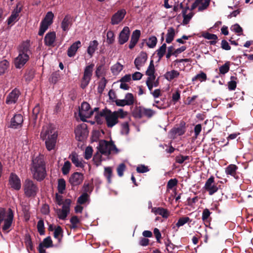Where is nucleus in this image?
Here are the masks:
<instances>
[{"mask_svg": "<svg viewBox=\"0 0 253 253\" xmlns=\"http://www.w3.org/2000/svg\"><path fill=\"white\" fill-rule=\"evenodd\" d=\"M97 148L98 151L93 157V161L97 167L101 164L102 161L101 154L109 156L112 154H117L120 152L112 140L109 141L106 140H100Z\"/></svg>", "mask_w": 253, "mask_h": 253, "instance_id": "nucleus-1", "label": "nucleus"}, {"mask_svg": "<svg viewBox=\"0 0 253 253\" xmlns=\"http://www.w3.org/2000/svg\"><path fill=\"white\" fill-rule=\"evenodd\" d=\"M103 118L105 119L106 125L108 127L111 128L118 123V119L117 116V113L112 112L110 110L105 108L98 112L95 116V119L97 124L101 125L103 123Z\"/></svg>", "mask_w": 253, "mask_h": 253, "instance_id": "nucleus-2", "label": "nucleus"}, {"mask_svg": "<svg viewBox=\"0 0 253 253\" xmlns=\"http://www.w3.org/2000/svg\"><path fill=\"white\" fill-rule=\"evenodd\" d=\"M31 171L34 179L37 181L42 180L46 176L45 165L41 157H37L32 160Z\"/></svg>", "mask_w": 253, "mask_h": 253, "instance_id": "nucleus-3", "label": "nucleus"}, {"mask_svg": "<svg viewBox=\"0 0 253 253\" xmlns=\"http://www.w3.org/2000/svg\"><path fill=\"white\" fill-rule=\"evenodd\" d=\"M40 136L42 140L45 141V147L48 151H50L55 149L57 138L56 132L47 127H43Z\"/></svg>", "mask_w": 253, "mask_h": 253, "instance_id": "nucleus-4", "label": "nucleus"}, {"mask_svg": "<svg viewBox=\"0 0 253 253\" xmlns=\"http://www.w3.org/2000/svg\"><path fill=\"white\" fill-rule=\"evenodd\" d=\"M23 188L24 194L27 198H35L39 192L37 183L30 179H26L24 181Z\"/></svg>", "mask_w": 253, "mask_h": 253, "instance_id": "nucleus-5", "label": "nucleus"}, {"mask_svg": "<svg viewBox=\"0 0 253 253\" xmlns=\"http://www.w3.org/2000/svg\"><path fill=\"white\" fill-rule=\"evenodd\" d=\"M53 17L54 14L51 11H49L46 13L40 23V29L38 33L39 36H43L49 26L52 24Z\"/></svg>", "mask_w": 253, "mask_h": 253, "instance_id": "nucleus-6", "label": "nucleus"}, {"mask_svg": "<svg viewBox=\"0 0 253 253\" xmlns=\"http://www.w3.org/2000/svg\"><path fill=\"white\" fill-rule=\"evenodd\" d=\"M94 66V64L92 63L85 67L83 77L81 81L80 86L82 88L84 89L88 85L91 79Z\"/></svg>", "mask_w": 253, "mask_h": 253, "instance_id": "nucleus-7", "label": "nucleus"}, {"mask_svg": "<svg viewBox=\"0 0 253 253\" xmlns=\"http://www.w3.org/2000/svg\"><path fill=\"white\" fill-rule=\"evenodd\" d=\"M90 106L86 102H83L79 109V115L81 120L83 122H86V119L91 117L93 114V111L90 110Z\"/></svg>", "mask_w": 253, "mask_h": 253, "instance_id": "nucleus-8", "label": "nucleus"}, {"mask_svg": "<svg viewBox=\"0 0 253 253\" xmlns=\"http://www.w3.org/2000/svg\"><path fill=\"white\" fill-rule=\"evenodd\" d=\"M87 126L85 124L78 125L75 129L76 139L79 141H83L86 138L88 134Z\"/></svg>", "mask_w": 253, "mask_h": 253, "instance_id": "nucleus-9", "label": "nucleus"}, {"mask_svg": "<svg viewBox=\"0 0 253 253\" xmlns=\"http://www.w3.org/2000/svg\"><path fill=\"white\" fill-rule=\"evenodd\" d=\"M71 204V200L69 199H66L64 202L62 208L58 209L56 211V213L58 217L60 219L65 220L70 211V205Z\"/></svg>", "mask_w": 253, "mask_h": 253, "instance_id": "nucleus-10", "label": "nucleus"}, {"mask_svg": "<svg viewBox=\"0 0 253 253\" xmlns=\"http://www.w3.org/2000/svg\"><path fill=\"white\" fill-rule=\"evenodd\" d=\"M203 188L209 192L210 195H212L218 191V188L215 184L214 177L213 176L207 179Z\"/></svg>", "mask_w": 253, "mask_h": 253, "instance_id": "nucleus-11", "label": "nucleus"}, {"mask_svg": "<svg viewBox=\"0 0 253 253\" xmlns=\"http://www.w3.org/2000/svg\"><path fill=\"white\" fill-rule=\"evenodd\" d=\"M186 131V123L181 121L178 125L170 130V133L174 137L176 135L180 136L184 134Z\"/></svg>", "mask_w": 253, "mask_h": 253, "instance_id": "nucleus-12", "label": "nucleus"}, {"mask_svg": "<svg viewBox=\"0 0 253 253\" xmlns=\"http://www.w3.org/2000/svg\"><path fill=\"white\" fill-rule=\"evenodd\" d=\"M9 184L11 188L18 191L21 189V183L20 178L15 173L11 172L10 174L9 180Z\"/></svg>", "mask_w": 253, "mask_h": 253, "instance_id": "nucleus-13", "label": "nucleus"}, {"mask_svg": "<svg viewBox=\"0 0 253 253\" xmlns=\"http://www.w3.org/2000/svg\"><path fill=\"white\" fill-rule=\"evenodd\" d=\"M126 12L125 9H121L114 14L111 19V24L113 25L119 24L124 18Z\"/></svg>", "mask_w": 253, "mask_h": 253, "instance_id": "nucleus-14", "label": "nucleus"}, {"mask_svg": "<svg viewBox=\"0 0 253 253\" xmlns=\"http://www.w3.org/2000/svg\"><path fill=\"white\" fill-rule=\"evenodd\" d=\"M29 59V55L19 53L18 56L14 59V63L15 68L21 69L25 65Z\"/></svg>", "mask_w": 253, "mask_h": 253, "instance_id": "nucleus-15", "label": "nucleus"}, {"mask_svg": "<svg viewBox=\"0 0 253 253\" xmlns=\"http://www.w3.org/2000/svg\"><path fill=\"white\" fill-rule=\"evenodd\" d=\"M23 122V117L20 114H15L10 120L9 127L17 129L21 127Z\"/></svg>", "mask_w": 253, "mask_h": 253, "instance_id": "nucleus-16", "label": "nucleus"}, {"mask_svg": "<svg viewBox=\"0 0 253 253\" xmlns=\"http://www.w3.org/2000/svg\"><path fill=\"white\" fill-rule=\"evenodd\" d=\"M84 180V175L78 172H75L70 177L69 182L72 186H78L82 183Z\"/></svg>", "mask_w": 253, "mask_h": 253, "instance_id": "nucleus-17", "label": "nucleus"}, {"mask_svg": "<svg viewBox=\"0 0 253 253\" xmlns=\"http://www.w3.org/2000/svg\"><path fill=\"white\" fill-rule=\"evenodd\" d=\"M20 95V92L19 89L16 88L12 90L11 92L7 95L5 100L7 104H12L15 103Z\"/></svg>", "mask_w": 253, "mask_h": 253, "instance_id": "nucleus-18", "label": "nucleus"}, {"mask_svg": "<svg viewBox=\"0 0 253 253\" xmlns=\"http://www.w3.org/2000/svg\"><path fill=\"white\" fill-rule=\"evenodd\" d=\"M147 54L145 52H141L139 55L135 58L134 63L137 70H140V67L143 66L147 59Z\"/></svg>", "mask_w": 253, "mask_h": 253, "instance_id": "nucleus-19", "label": "nucleus"}, {"mask_svg": "<svg viewBox=\"0 0 253 253\" xmlns=\"http://www.w3.org/2000/svg\"><path fill=\"white\" fill-rule=\"evenodd\" d=\"M130 35V30L128 27H125L121 31L119 36L118 42L120 44H123L128 40Z\"/></svg>", "mask_w": 253, "mask_h": 253, "instance_id": "nucleus-20", "label": "nucleus"}, {"mask_svg": "<svg viewBox=\"0 0 253 253\" xmlns=\"http://www.w3.org/2000/svg\"><path fill=\"white\" fill-rule=\"evenodd\" d=\"M18 53L30 55L32 54L30 50V41L27 40L23 42L18 47Z\"/></svg>", "mask_w": 253, "mask_h": 253, "instance_id": "nucleus-21", "label": "nucleus"}, {"mask_svg": "<svg viewBox=\"0 0 253 253\" xmlns=\"http://www.w3.org/2000/svg\"><path fill=\"white\" fill-rule=\"evenodd\" d=\"M56 39V33L55 32L47 33L44 38V42L45 45L53 47L54 43Z\"/></svg>", "mask_w": 253, "mask_h": 253, "instance_id": "nucleus-22", "label": "nucleus"}, {"mask_svg": "<svg viewBox=\"0 0 253 253\" xmlns=\"http://www.w3.org/2000/svg\"><path fill=\"white\" fill-rule=\"evenodd\" d=\"M19 4H17L16 7L12 12L11 15L7 19V24L10 25L12 23L18 20L19 14L22 11V6L19 7Z\"/></svg>", "mask_w": 253, "mask_h": 253, "instance_id": "nucleus-23", "label": "nucleus"}, {"mask_svg": "<svg viewBox=\"0 0 253 253\" xmlns=\"http://www.w3.org/2000/svg\"><path fill=\"white\" fill-rule=\"evenodd\" d=\"M13 219V214L12 211L9 209V212L8 214L6 216V218L4 221V225L2 226V230L4 232H8V231H7L11 226L12 222Z\"/></svg>", "mask_w": 253, "mask_h": 253, "instance_id": "nucleus-24", "label": "nucleus"}, {"mask_svg": "<svg viewBox=\"0 0 253 253\" xmlns=\"http://www.w3.org/2000/svg\"><path fill=\"white\" fill-rule=\"evenodd\" d=\"M81 46V42L78 41L73 43L67 50V55L69 57H72L76 53L78 49Z\"/></svg>", "mask_w": 253, "mask_h": 253, "instance_id": "nucleus-25", "label": "nucleus"}, {"mask_svg": "<svg viewBox=\"0 0 253 253\" xmlns=\"http://www.w3.org/2000/svg\"><path fill=\"white\" fill-rule=\"evenodd\" d=\"M40 112V106L39 104H37L33 109L32 114L30 116V123L32 125H33L34 126H35L36 124V122L38 119Z\"/></svg>", "mask_w": 253, "mask_h": 253, "instance_id": "nucleus-26", "label": "nucleus"}, {"mask_svg": "<svg viewBox=\"0 0 253 253\" xmlns=\"http://www.w3.org/2000/svg\"><path fill=\"white\" fill-rule=\"evenodd\" d=\"M237 169L238 167L236 165L230 164L226 168L225 172L226 174L230 175L237 179L238 178V176L237 174Z\"/></svg>", "mask_w": 253, "mask_h": 253, "instance_id": "nucleus-27", "label": "nucleus"}, {"mask_svg": "<svg viewBox=\"0 0 253 253\" xmlns=\"http://www.w3.org/2000/svg\"><path fill=\"white\" fill-rule=\"evenodd\" d=\"M71 17L70 15H66L61 22V28L63 31H67L69 29L70 26L72 25Z\"/></svg>", "mask_w": 253, "mask_h": 253, "instance_id": "nucleus-28", "label": "nucleus"}, {"mask_svg": "<svg viewBox=\"0 0 253 253\" xmlns=\"http://www.w3.org/2000/svg\"><path fill=\"white\" fill-rule=\"evenodd\" d=\"M152 211L156 215L158 214L162 216L164 218H168L169 215V211L168 210L163 208H154L152 209Z\"/></svg>", "mask_w": 253, "mask_h": 253, "instance_id": "nucleus-29", "label": "nucleus"}, {"mask_svg": "<svg viewBox=\"0 0 253 253\" xmlns=\"http://www.w3.org/2000/svg\"><path fill=\"white\" fill-rule=\"evenodd\" d=\"M179 75L180 73L178 71L172 70L170 71L167 72L164 75V77L168 81H171L174 79L177 78Z\"/></svg>", "mask_w": 253, "mask_h": 253, "instance_id": "nucleus-30", "label": "nucleus"}, {"mask_svg": "<svg viewBox=\"0 0 253 253\" xmlns=\"http://www.w3.org/2000/svg\"><path fill=\"white\" fill-rule=\"evenodd\" d=\"M144 108L141 106H136L132 111V116L136 119H141L143 117Z\"/></svg>", "mask_w": 253, "mask_h": 253, "instance_id": "nucleus-31", "label": "nucleus"}, {"mask_svg": "<svg viewBox=\"0 0 253 253\" xmlns=\"http://www.w3.org/2000/svg\"><path fill=\"white\" fill-rule=\"evenodd\" d=\"M98 42L96 40H94L90 42L89 46L87 49V53L92 57L95 50L97 48Z\"/></svg>", "mask_w": 253, "mask_h": 253, "instance_id": "nucleus-32", "label": "nucleus"}, {"mask_svg": "<svg viewBox=\"0 0 253 253\" xmlns=\"http://www.w3.org/2000/svg\"><path fill=\"white\" fill-rule=\"evenodd\" d=\"M175 35V30L172 27L169 28L168 29V33L166 35V42L168 43H171L173 40Z\"/></svg>", "mask_w": 253, "mask_h": 253, "instance_id": "nucleus-33", "label": "nucleus"}, {"mask_svg": "<svg viewBox=\"0 0 253 253\" xmlns=\"http://www.w3.org/2000/svg\"><path fill=\"white\" fill-rule=\"evenodd\" d=\"M155 67L154 65L153 60L150 61V64L146 71V75L148 76L149 77H151V79L155 80L156 76L154 75Z\"/></svg>", "mask_w": 253, "mask_h": 253, "instance_id": "nucleus-34", "label": "nucleus"}, {"mask_svg": "<svg viewBox=\"0 0 253 253\" xmlns=\"http://www.w3.org/2000/svg\"><path fill=\"white\" fill-rule=\"evenodd\" d=\"M70 158L72 163L76 166V167L80 168H83L84 167V164L81 161L79 160L78 155L76 153L72 154V155H70Z\"/></svg>", "mask_w": 253, "mask_h": 253, "instance_id": "nucleus-35", "label": "nucleus"}, {"mask_svg": "<svg viewBox=\"0 0 253 253\" xmlns=\"http://www.w3.org/2000/svg\"><path fill=\"white\" fill-rule=\"evenodd\" d=\"M9 66V63L7 60L4 59L0 61V75H3L7 71Z\"/></svg>", "mask_w": 253, "mask_h": 253, "instance_id": "nucleus-36", "label": "nucleus"}, {"mask_svg": "<svg viewBox=\"0 0 253 253\" xmlns=\"http://www.w3.org/2000/svg\"><path fill=\"white\" fill-rule=\"evenodd\" d=\"M25 244L27 248V249L29 251L34 250V246L32 241L31 237L29 234H27L25 236Z\"/></svg>", "mask_w": 253, "mask_h": 253, "instance_id": "nucleus-37", "label": "nucleus"}, {"mask_svg": "<svg viewBox=\"0 0 253 253\" xmlns=\"http://www.w3.org/2000/svg\"><path fill=\"white\" fill-rule=\"evenodd\" d=\"M182 13V16L183 17V20L182 23L184 25H187V24L189 23V21H190V20L193 16L194 13H193L192 12H191L189 14H186V10H183Z\"/></svg>", "mask_w": 253, "mask_h": 253, "instance_id": "nucleus-38", "label": "nucleus"}, {"mask_svg": "<svg viewBox=\"0 0 253 253\" xmlns=\"http://www.w3.org/2000/svg\"><path fill=\"white\" fill-rule=\"evenodd\" d=\"M63 230L60 226H58L54 230V237L58 240V242H60L63 237Z\"/></svg>", "mask_w": 253, "mask_h": 253, "instance_id": "nucleus-39", "label": "nucleus"}, {"mask_svg": "<svg viewBox=\"0 0 253 253\" xmlns=\"http://www.w3.org/2000/svg\"><path fill=\"white\" fill-rule=\"evenodd\" d=\"M231 81L228 83V87L230 90H234L236 88L237 78L235 76L230 77Z\"/></svg>", "mask_w": 253, "mask_h": 253, "instance_id": "nucleus-40", "label": "nucleus"}, {"mask_svg": "<svg viewBox=\"0 0 253 253\" xmlns=\"http://www.w3.org/2000/svg\"><path fill=\"white\" fill-rule=\"evenodd\" d=\"M66 188V182L64 179L60 178L58 180V191L60 194L63 193L64 191Z\"/></svg>", "mask_w": 253, "mask_h": 253, "instance_id": "nucleus-41", "label": "nucleus"}, {"mask_svg": "<svg viewBox=\"0 0 253 253\" xmlns=\"http://www.w3.org/2000/svg\"><path fill=\"white\" fill-rule=\"evenodd\" d=\"M123 69V66L120 63L117 62L111 67V70L114 75H118Z\"/></svg>", "mask_w": 253, "mask_h": 253, "instance_id": "nucleus-42", "label": "nucleus"}, {"mask_svg": "<svg viewBox=\"0 0 253 253\" xmlns=\"http://www.w3.org/2000/svg\"><path fill=\"white\" fill-rule=\"evenodd\" d=\"M191 220L190 218L188 216H183L179 218L176 224V226L177 228L180 227V226H182L184 225L185 224L188 222H191Z\"/></svg>", "mask_w": 253, "mask_h": 253, "instance_id": "nucleus-43", "label": "nucleus"}, {"mask_svg": "<svg viewBox=\"0 0 253 253\" xmlns=\"http://www.w3.org/2000/svg\"><path fill=\"white\" fill-rule=\"evenodd\" d=\"M211 212H210V210L208 209H205L203 210L202 212V219L204 222L210 221L211 220L210 215Z\"/></svg>", "mask_w": 253, "mask_h": 253, "instance_id": "nucleus-44", "label": "nucleus"}, {"mask_svg": "<svg viewBox=\"0 0 253 253\" xmlns=\"http://www.w3.org/2000/svg\"><path fill=\"white\" fill-rule=\"evenodd\" d=\"M165 244L166 247L167 251L169 253H173L176 246L174 245L169 238L165 241Z\"/></svg>", "mask_w": 253, "mask_h": 253, "instance_id": "nucleus-45", "label": "nucleus"}, {"mask_svg": "<svg viewBox=\"0 0 253 253\" xmlns=\"http://www.w3.org/2000/svg\"><path fill=\"white\" fill-rule=\"evenodd\" d=\"M107 83V81L104 77L102 78L100 81L97 87V90L99 93H102L105 88Z\"/></svg>", "mask_w": 253, "mask_h": 253, "instance_id": "nucleus-46", "label": "nucleus"}, {"mask_svg": "<svg viewBox=\"0 0 253 253\" xmlns=\"http://www.w3.org/2000/svg\"><path fill=\"white\" fill-rule=\"evenodd\" d=\"M37 229L41 235H43L45 233V228L43 219H41L38 222Z\"/></svg>", "mask_w": 253, "mask_h": 253, "instance_id": "nucleus-47", "label": "nucleus"}, {"mask_svg": "<svg viewBox=\"0 0 253 253\" xmlns=\"http://www.w3.org/2000/svg\"><path fill=\"white\" fill-rule=\"evenodd\" d=\"M104 175L106 177L108 182H111V177L112 176V169L111 167H106L104 169Z\"/></svg>", "mask_w": 253, "mask_h": 253, "instance_id": "nucleus-48", "label": "nucleus"}, {"mask_svg": "<svg viewBox=\"0 0 253 253\" xmlns=\"http://www.w3.org/2000/svg\"><path fill=\"white\" fill-rule=\"evenodd\" d=\"M167 49V44L166 43H163L161 46L157 50V55L159 58V59H161L165 55Z\"/></svg>", "mask_w": 253, "mask_h": 253, "instance_id": "nucleus-49", "label": "nucleus"}, {"mask_svg": "<svg viewBox=\"0 0 253 253\" xmlns=\"http://www.w3.org/2000/svg\"><path fill=\"white\" fill-rule=\"evenodd\" d=\"M230 69V62H226L224 64L220 66L219 68V73L224 75L227 73Z\"/></svg>", "mask_w": 253, "mask_h": 253, "instance_id": "nucleus-50", "label": "nucleus"}, {"mask_svg": "<svg viewBox=\"0 0 253 253\" xmlns=\"http://www.w3.org/2000/svg\"><path fill=\"white\" fill-rule=\"evenodd\" d=\"M190 159V157L188 156H183L182 155H179L178 156H176L175 157V162L177 163L182 164L185 161H188Z\"/></svg>", "mask_w": 253, "mask_h": 253, "instance_id": "nucleus-51", "label": "nucleus"}, {"mask_svg": "<svg viewBox=\"0 0 253 253\" xmlns=\"http://www.w3.org/2000/svg\"><path fill=\"white\" fill-rule=\"evenodd\" d=\"M114 41L115 37L114 32L111 30L108 31L107 33L106 42L109 44H111L114 43Z\"/></svg>", "mask_w": 253, "mask_h": 253, "instance_id": "nucleus-52", "label": "nucleus"}, {"mask_svg": "<svg viewBox=\"0 0 253 253\" xmlns=\"http://www.w3.org/2000/svg\"><path fill=\"white\" fill-rule=\"evenodd\" d=\"M125 99L126 101V103H127L128 106L132 105L134 103L135 99L131 93H127L126 94Z\"/></svg>", "mask_w": 253, "mask_h": 253, "instance_id": "nucleus-53", "label": "nucleus"}, {"mask_svg": "<svg viewBox=\"0 0 253 253\" xmlns=\"http://www.w3.org/2000/svg\"><path fill=\"white\" fill-rule=\"evenodd\" d=\"M157 42V38L155 36H152L149 38L148 42H146L147 46L150 48H154Z\"/></svg>", "mask_w": 253, "mask_h": 253, "instance_id": "nucleus-54", "label": "nucleus"}, {"mask_svg": "<svg viewBox=\"0 0 253 253\" xmlns=\"http://www.w3.org/2000/svg\"><path fill=\"white\" fill-rule=\"evenodd\" d=\"M71 164L68 161H66L64 163L63 166L62 168V172L64 175H66L69 173Z\"/></svg>", "mask_w": 253, "mask_h": 253, "instance_id": "nucleus-55", "label": "nucleus"}, {"mask_svg": "<svg viewBox=\"0 0 253 253\" xmlns=\"http://www.w3.org/2000/svg\"><path fill=\"white\" fill-rule=\"evenodd\" d=\"M88 198V195L86 193H84L78 198L77 203L81 205L84 204L87 202Z\"/></svg>", "mask_w": 253, "mask_h": 253, "instance_id": "nucleus-56", "label": "nucleus"}, {"mask_svg": "<svg viewBox=\"0 0 253 253\" xmlns=\"http://www.w3.org/2000/svg\"><path fill=\"white\" fill-rule=\"evenodd\" d=\"M140 31L139 30H135L132 32L130 40L137 42L140 37Z\"/></svg>", "mask_w": 253, "mask_h": 253, "instance_id": "nucleus-57", "label": "nucleus"}, {"mask_svg": "<svg viewBox=\"0 0 253 253\" xmlns=\"http://www.w3.org/2000/svg\"><path fill=\"white\" fill-rule=\"evenodd\" d=\"M126 168V165L124 163H121L119 165L117 169L118 175L120 177H122L124 175V171Z\"/></svg>", "mask_w": 253, "mask_h": 253, "instance_id": "nucleus-58", "label": "nucleus"}, {"mask_svg": "<svg viewBox=\"0 0 253 253\" xmlns=\"http://www.w3.org/2000/svg\"><path fill=\"white\" fill-rule=\"evenodd\" d=\"M93 149L91 147L88 146L86 148L84 152V157L85 159L88 160L91 158L92 155Z\"/></svg>", "mask_w": 253, "mask_h": 253, "instance_id": "nucleus-59", "label": "nucleus"}, {"mask_svg": "<svg viewBox=\"0 0 253 253\" xmlns=\"http://www.w3.org/2000/svg\"><path fill=\"white\" fill-rule=\"evenodd\" d=\"M202 37L208 40H217V36L209 32H203L202 34Z\"/></svg>", "mask_w": 253, "mask_h": 253, "instance_id": "nucleus-60", "label": "nucleus"}, {"mask_svg": "<svg viewBox=\"0 0 253 253\" xmlns=\"http://www.w3.org/2000/svg\"><path fill=\"white\" fill-rule=\"evenodd\" d=\"M207 79V75L204 72H201L200 74L197 75L192 79V81H194L199 80L201 82L203 81H206Z\"/></svg>", "mask_w": 253, "mask_h": 253, "instance_id": "nucleus-61", "label": "nucleus"}, {"mask_svg": "<svg viewBox=\"0 0 253 253\" xmlns=\"http://www.w3.org/2000/svg\"><path fill=\"white\" fill-rule=\"evenodd\" d=\"M178 182V180L176 178L170 179L168 182L167 187L168 189H172L175 186Z\"/></svg>", "mask_w": 253, "mask_h": 253, "instance_id": "nucleus-62", "label": "nucleus"}, {"mask_svg": "<svg viewBox=\"0 0 253 253\" xmlns=\"http://www.w3.org/2000/svg\"><path fill=\"white\" fill-rule=\"evenodd\" d=\"M154 114V111L151 109L144 108L143 117L146 116L147 118H151Z\"/></svg>", "mask_w": 253, "mask_h": 253, "instance_id": "nucleus-63", "label": "nucleus"}, {"mask_svg": "<svg viewBox=\"0 0 253 253\" xmlns=\"http://www.w3.org/2000/svg\"><path fill=\"white\" fill-rule=\"evenodd\" d=\"M180 91L179 90H177L175 92L172 94L171 101L174 104L180 99Z\"/></svg>", "mask_w": 253, "mask_h": 253, "instance_id": "nucleus-64", "label": "nucleus"}]
</instances>
